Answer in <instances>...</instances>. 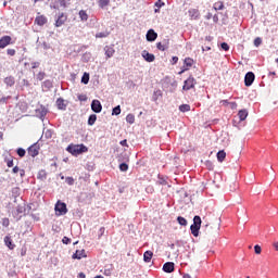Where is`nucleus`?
Wrapping results in <instances>:
<instances>
[{"label":"nucleus","instance_id":"obj_42","mask_svg":"<svg viewBox=\"0 0 278 278\" xmlns=\"http://www.w3.org/2000/svg\"><path fill=\"white\" fill-rule=\"evenodd\" d=\"M45 76H46L45 72H39V73L37 74V79H38V81H42V79H45Z\"/></svg>","mask_w":278,"mask_h":278},{"label":"nucleus","instance_id":"obj_59","mask_svg":"<svg viewBox=\"0 0 278 278\" xmlns=\"http://www.w3.org/2000/svg\"><path fill=\"white\" fill-rule=\"evenodd\" d=\"M122 147H127V139H124L119 142Z\"/></svg>","mask_w":278,"mask_h":278},{"label":"nucleus","instance_id":"obj_54","mask_svg":"<svg viewBox=\"0 0 278 278\" xmlns=\"http://www.w3.org/2000/svg\"><path fill=\"white\" fill-rule=\"evenodd\" d=\"M7 166H8L9 168H12V166H14V161H13V160H9V161L7 162Z\"/></svg>","mask_w":278,"mask_h":278},{"label":"nucleus","instance_id":"obj_8","mask_svg":"<svg viewBox=\"0 0 278 278\" xmlns=\"http://www.w3.org/2000/svg\"><path fill=\"white\" fill-rule=\"evenodd\" d=\"M91 110L92 112H94L96 114H101L102 110H103V105H101V101L99 100H93L91 102Z\"/></svg>","mask_w":278,"mask_h":278},{"label":"nucleus","instance_id":"obj_4","mask_svg":"<svg viewBox=\"0 0 278 278\" xmlns=\"http://www.w3.org/2000/svg\"><path fill=\"white\" fill-rule=\"evenodd\" d=\"M170 47V38L165 37L162 41L156 43L159 51H166Z\"/></svg>","mask_w":278,"mask_h":278},{"label":"nucleus","instance_id":"obj_15","mask_svg":"<svg viewBox=\"0 0 278 278\" xmlns=\"http://www.w3.org/2000/svg\"><path fill=\"white\" fill-rule=\"evenodd\" d=\"M11 42H12V37L3 36L0 39V49H5V47H8V45H10Z\"/></svg>","mask_w":278,"mask_h":278},{"label":"nucleus","instance_id":"obj_49","mask_svg":"<svg viewBox=\"0 0 278 278\" xmlns=\"http://www.w3.org/2000/svg\"><path fill=\"white\" fill-rule=\"evenodd\" d=\"M2 225H3V227H10V219L3 218L2 219Z\"/></svg>","mask_w":278,"mask_h":278},{"label":"nucleus","instance_id":"obj_51","mask_svg":"<svg viewBox=\"0 0 278 278\" xmlns=\"http://www.w3.org/2000/svg\"><path fill=\"white\" fill-rule=\"evenodd\" d=\"M62 242H63V244H71V238L63 237Z\"/></svg>","mask_w":278,"mask_h":278},{"label":"nucleus","instance_id":"obj_25","mask_svg":"<svg viewBox=\"0 0 278 278\" xmlns=\"http://www.w3.org/2000/svg\"><path fill=\"white\" fill-rule=\"evenodd\" d=\"M42 88L45 89V90H51V88H53V81H51V80H45L43 83H42Z\"/></svg>","mask_w":278,"mask_h":278},{"label":"nucleus","instance_id":"obj_28","mask_svg":"<svg viewBox=\"0 0 278 278\" xmlns=\"http://www.w3.org/2000/svg\"><path fill=\"white\" fill-rule=\"evenodd\" d=\"M126 123H129V125H134V123H136V116L131 113H129L126 116Z\"/></svg>","mask_w":278,"mask_h":278},{"label":"nucleus","instance_id":"obj_48","mask_svg":"<svg viewBox=\"0 0 278 278\" xmlns=\"http://www.w3.org/2000/svg\"><path fill=\"white\" fill-rule=\"evenodd\" d=\"M10 99H12V97L8 96V97H2L0 99V103H8V101H10Z\"/></svg>","mask_w":278,"mask_h":278},{"label":"nucleus","instance_id":"obj_30","mask_svg":"<svg viewBox=\"0 0 278 278\" xmlns=\"http://www.w3.org/2000/svg\"><path fill=\"white\" fill-rule=\"evenodd\" d=\"M160 98H162V90L157 89L153 92L152 99L153 101H157Z\"/></svg>","mask_w":278,"mask_h":278},{"label":"nucleus","instance_id":"obj_3","mask_svg":"<svg viewBox=\"0 0 278 278\" xmlns=\"http://www.w3.org/2000/svg\"><path fill=\"white\" fill-rule=\"evenodd\" d=\"M54 210L56 212V216H65V214H68V208L66 207V203L62 201H58Z\"/></svg>","mask_w":278,"mask_h":278},{"label":"nucleus","instance_id":"obj_32","mask_svg":"<svg viewBox=\"0 0 278 278\" xmlns=\"http://www.w3.org/2000/svg\"><path fill=\"white\" fill-rule=\"evenodd\" d=\"M177 222L181 225V227H186L188 225V220L182 216H178Z\"/></svg>","mask_w":278,"mask_h":278},{"label":"nucleus","instance_id":"obj_18","mask_svg":"<svg viewBox=\"0 0 278 278\" xmlns=\"http://www.w3.org/2000/svg\"><path fill=\"white\" fill-rule=\"evenodd\" d=\"M163 270L164 273H174L175 270V263L173 262H167L163 265Z\"/></svg>","mask_w":278,"mask_h":278},{"label":"nucleus","instance_id":"obj_60","mask_svg":"<svg viewBox=\"0 0 278 278\" xmlns=\"http://www.w3.org/2000/svg\"><path fill=\"white\" fill-rule=\"evenodd\" d=\"M213 16H214V15H212V13H207V14L205 15V18H206V21H210L211 18H213Z\"/></svg>","mask_w":278,"mask_h":278},{"label":"nucleus","instance_id":"obj_31","mask_svg":"<svg viewBox=\"0 0 278 278\" xmlns=\"http://www.w3.org/2000/svg\"><path fill=\"white\" fill-rule=\"evenodd\" d=\"M213 8H214V10H215L216 12H218V10H223V9L225 8V4H223L222 1L215 2V3L213 4Z\"/></svg>","mask_w":278,"mask_h":278},{"label":"nucleus","instance_id":"obj_47","mask_svg":"<svg viewBox=\"0 0 278 278\" xmlns=\"http://www.w3.org/2000/svg\"><path fill=\"white\" fill-rule=\"evenodd\" d=\"M164 5H165V3L162 0H157L155 2V8H159V10H160V8H164Z\"/></svg>","mask_w":278,"mask_h":278},{"label":"nucleus","instance_id":"obj_63","mask_svg":"<svg viewBox=\"0 0 278 278\" xmlns=\"http://www.w3.org/2000/svg\"><path fill=\"white\" fill-rule=\"evenodd\" d=\"M79 101H86V96H78Z\"/></svg>","mask_w":278,"mask_h":278},{"label":"nucleus","instance_id":"obj_21","mask_svg":"<svg viewBox=\"0 0 278 278\" xmlns=\"http://www.w3.org/2000/svg\"><path fill=\"white\" fill-rule=\"evenodd\" d=\"M239 121H247V117L249 116V111L247 109L240 110L238 112Z\"/></svg>","mask_w":278,"mask_h":278},{"label":"nucleus","instance_id":"obj_56","mask_svg":"<svg viewBox=\"0 0 278 278\" xmlns=\"http://www.w3.org/2000/svg\"><path fill=\"white\" fill-rule=\"evenodd\" d=\"M40 66V62H33L31 63V68H38Z\"/></svg>","mask_w":278,"mask_h":278},{"label":"nucleus","instance_id":"obj_40","mask_svg":"<svg viewBox=\"0 0 278 278\" xmlns=\"http://www.w3.org/2000/svg\"><path fill=\"white\" fill-rule=\"evenodd\" d=\"M65 184H67V186H74L75 185V178L66 177L65 178Z\"/></svg>","mask_w":278,"mask_h":278},{"label":"nucleus","instance_id":"obj_6","mask_svg":"<svg viewBox=\"0 0 278 278\" xmlns=\"http://www.w3.org/2000/svg\"><path fill=\"white\" fill-rule=\"evenodd\" d=\"M197 86V79L194 77L190 76L187 80H185L182 90H192Z\"/></svg>","mask_w":278,"mask_h":278},{"label":"nucleus","instance_id":"obj_24","mask_svg":"<svg viewBox=\"0 0 278 278\" xmlns=\"http://www.w3.org/2000/svg\"><path fill=\"white\" fill-rule=\"evenodd\" d=\"M4 84L7 86L12 87V86H14V84H16V80L14 79L13 76H8V77L4 78Z\"/></svg>","mask_w":278,"mask_h":278},{"label":"nucleus","instance_id":"obj_17","mask_svg":"<svg viewBox=\"0 0 278 278\" xmlns=\"http://www.w3.org/2000/svg\"><path fill=\"white\" fill-rule=\"evenodd\" d=\"M188 14L191 21H199V16H201V14L199 13V10L197 9H190L188 11Z\"/></svg>","mask_w":278,"mask_h":278},{"label":"nucleus","instance_id":"obj_35","mask_svg":"<svg viewBox=\"0 0 278 278\" xmlns=\"http://www.w3.org/2000/svg\"><path fill=\"white\" fill-rule=\"evenodd\" d=\"M179 112H190V104H181L179 106Z\"/></svg>","mask_w":278,"mask_h":278},{"label":"nucleus","instance_id":"obj_23","mask_svg":"<svg viewBox=\"0 0 278 278\" xmlns=\"http://www.w3.org/2000/svg\"><path fill=\"white\" fill-rule=\"evenodd\" d=\"M56 106H58V110H66V102L64 101V99L59 98L56 100Z\"/></svg>","mask_w":278,"mask_h":278},{"label":"nucleus","instance_id":"obj_53","mask_svg":"<svg viewBox=\"0 0 278 278\" xmlns=\"http://www.w3.org/2000/svg\"><path fill=\"white\" fill-rule=\"evenodd\" d=\"M230 109L231 110H237L238 109V103L236 102H229Z\"/></svg>","mask_w":278,"mask_h":278},{"label":"nucleus","instance_id":"obj_16","mask_svg":"<svg viewBox=\"0 0 278 278\" xmlns=\"http://www.w3.org/2000/svg\"><path fill=\"white\" fill-rule=\"evenodd\" d=\"M4 244L5 247H8V249H10V251H14V249L16 248V244H14V242L12 241V237L10 236L4 237Z\"/></svg>","mask_w":278,"mask_h":278},{"label":"nucleus","instance_id":"obj_61","mask_svg":"<svg viewBox=\"0 0 278 278\" xmlns=\"http://www.w3.org/2000/svg\"><path fill=\"white\" fill-rule=\"evenodd\" d=\"M213 22L218 23V15L217 14L213 15Z\"/></svg>","mask_w":278,"mask_h":278},{"label":"nucleus","instance_id":"obj_57","mask_svg":"<svg viewBox=\"0 0 278 278\" xmlns=\"http://www.w3.org/2000/svg\"><path fill=\"white\" fill-rule=\"evenodd\" d=\"M22 85H23V86H26V87H29V80L23 79V80H22Z\"/></svg>","mask_w":278,"mask_h":278},{"label":"nucleus","instance_id":"obj_43","mask_svg":"<svg viewBox=\"0 0 278 278\" xmlns=\"http://www.w3.org/2000/svg\"><path fill=\"white\" fill-rule=\"evenodd\" d=\"M45 137L48 138V139L53 138V131H51V129L46 130Z\"/></svg>","mask_w":278,"mask_h":278},{"label":"nucleus","instance_id":"obj_50","mask_svg":"<svg viewBox=\"0 0 278 278\" xmlns=\"http://www.w3.org/2000/svg\"><path fill=\"white\" fill-rule=\"evenodd\" d=\"M7 53H8V55L13 56V55H16V50H14V49H8V50H7Z\"/></svg>","mask_w":278,"mask_h":278},{"label":"nucleus","instance_id":"obj_5","mask_svg":"<svg viewBox=\"0 0 278 278\" xmlns=\"http://www.w3.org/2000/svg\"><path fill=\"white\" fill-rule=\"evenodd\" d=\"M36 116L40 118V121H45V116L49 113V110L45 105H39L35 110Z\"/></svg>","mask_w":278,"mask_h":278},{"label":"nucleus","instance_id":"obj_36","mask_svg":"<svg viewBox=\"0 0 278 278\" xmlns=\"http://www.w3.org/2000/svg\"><path fill=\"white\" fill-rule=\"evenodd\" d=\"M88 81H90V75L85 73L81 77V84H88Z\"/></svg>","mask_w":278,"mask_h":278},{"label":"nucleus","instance_id":"obj_38","mask_svg":"<svg viewBox=\"0 0 278 278\" xmlns=\"http://www.w3.org/2000/svg\"><path fill=\"white\" fill-rule=\"evenodd\" d=\"M121 114V105H117L113 109L112 115L113 116H118Z\"/></svg>","mask_w":278,"mask_h":278},{"label":"nucleus","instance_id":"obj_46","mask_svg":"<svg viewBox=\"0 0 278 278\" xmlns=\"http://www.w3.org/2000/svg\"><path fill=\"white\" fill-rule=\"evenodd\" d=\"M254 251L256 255H260L262 253V247H260L258 244L254 245Z\"/></svg>","mask_w":278,"mask_h":278},{"label":"nucleus","instance_id":"obj_11","mask_svg":"<svg viewBox=\"0 0 278 278\" xmlns=\"http://www.w3.org/2000/svg\"><path fill=\"white\" fill-rule=\"evenodd\" d=\"M146 38L148 40V42H155V40H157V33H155L154 29H149Z\"/></svg>","mask_w":278,"mask_h":278},{"label":"nucleus","instance_id":"obj_37","mask_svg":"<svg viewBox=\"0 0 278 278\" xmlns=\"http://www.w3.org/2000/svg\"><path fill=\"white\" fill-rule=\"evenodd\" d=\"M108 36H110V33H108V31H102V33L96 34V38H108Z\"/></svg>","mask_w":278,"mask_h":278},{"label":"nucleus","instance_id":"obj_44","mask_svg":"<svg viewBox=\"0 0 278 278\" xmlns=\"http://www.w3.org/2000/svg\"><path fill=\"white\" fill-rule=\"evenodd\" d=\"M220 47H222V49H223L224 51H229V43H227V42H222V43H220Z\"/></svg>","mask_w":278,"mask_h":278},{"label":"nucleus","instance_id":"obj_12","mask_svg":"<svg viewBox=\"0 0 278 278\" xmlns=\"http://www.w3.org/2000/svg\"><path fill=\"white\" fill-rule=\"evenodd\" d=\"M141 56L143 58V60H146V62H155V55L152 53H149V51L143 50L141 52Z\"/></svg>","mask_w":278,"mask_h":278},{"label":"nucleus","instance_id":"obj_19","mask_svg":"<svg viewBox=\"0 0 278 278\" xmlns=\"http://www.w3.org/2000/svg\"><path fill=\"white\" fill-rule=\"evenodd\" d=\"M35 23L39 25V27H42V25H47V16L39 15L35 18Z\"/></svg>","mask_w":278,"mask_h":278},{"label":"nucleus","instance_id":"obj_20","mask_svg":"<svg viewBox=\"0 0 278 278\" xmlns=\"http://www.w3.org/2000/svg\"><path fill=\"white\" fill-rule=\"evenodd\" d=\"M73 260H81L83 257H86V251L85 250H77L74 254H73Z\"/></svg>","mask_w":278,"mask_h":278},{"label":"nucleus","instance_id":"obj_64","mask_svg":"<svg viewBox=\"0 0 278 278\" xmlns=\"http://www.w3.org/2000/svg\"><path fill=\"white\" fill-rule=\"evenodd\" d=\"M78 277H79V278H86V274L79 273V274H78Z\"/></svg>","mask_w":278,"mask_h":278},{"label":"nucleus","instance_id":"obj_26","mask_svg":"<svg viewBox=\"0 0 278 278\" xmlns=\"http://www.w3.org/2000/svg\"><path fill=\"white\" fill-rule=\"evenodd\" d=\"M225 157H227V153L224 150L217 152V160L218 162H225Z\"/></svg>","mask_w":278,"mask_h":278},{"label":"nucleus","instance_id":"obj_58","mask_svg":"<svg viewBox=\"0 0 278 278\" xmlns=\"http://www.w3.org/2000/svg\"><path fill=\"white\" fill-rule=\"evenodd\" d=\"M219 103L220 105H229L230 102L227 100H222Z\"/></svg>","mask_w":278,"mask_h":278},{"label":"nucleus","instance_id":"obj_22","mask_svg":"<svg viewBox=\"0 0 278 278\" xmlns=\"http://www.w3.org/2000/svg\"><path fill=\"white\" fill-rule=\"evenodd\" d=\"M152 258H153V252L152 251H146L143 253V262H146L147 264H149V262H151Z\"/></svg>","mask_w":278,"mask_h":278},{"label":"nucleus","instance_id":"obj_55","mask_svg":"<svg viewBox=\"0 0 278 278\" xmlns=\"http://www.w3.org/2000/svg\"><path fill=\"white\" fill-rule=\"evenodd\" d=\"M99 238H101V236H103L104 233H105V227H101L100 229H99Z\"/></svg>","mask_w":278,"mask_h":278},{"label":"nucleus","instance_id":"obj_1","mask_svg":"<svg viewBox=\"0 0 278 278\" xmlns=\"http://www.w3.org/2000/svg\"><path fill=\"white\" fill-rule=\"evenodd\" d=\"M68 153L72 155H81V153H88V147H86L84 143L81 144H70L66 149Z\"/></svg>","mask_w":278,"mask_h":278},{"label":"nucleus","instance_id":"obj_33","mask_svg":"<svg viewBox=\"0 0 278 278\" xmlns=\"http://www.w3.org/2000/svg\"><path fill=\"white\" fill-rule=\"evenodd\" d=\"M94 123H97V115L91 114L88 118V125L92 126V125H94Z\"/></svg>","mask_w":278,"mask_h":278},{"label":"nucleus","instance_id":"obj_29","mask_svg":"<svg viewBox=\"0 0 278 278\" xmlns=\"http://www.w3.org/2000/svg\"><path fill=\"white\" fill-rule=\"evenodd\" d=\"M78 16H79L80 21H84V22L88 21V13H86L85 10H80L78 13Z\"/></svg>","mask_w":278,"mask_h":278},{"label":"nucleus","instance_id":"obj_34","mask_svg":"<svg viewBox=\"0 0 278 278\" xmlns=\"http://www.w3.org/2000/svg\"><path fill=\"white\" fill-rule=\"evenodd\" d=\"M119 170H122V173H127V170H129V165H127V163H121Z\"/></svg>","mask_w":278,"mask_h":278},{"label":"nucleus","instance_id":"obj_41","mask_svg":"<svg viewBox=\"0 0 278 278\" xmlns=\"http://www.w3.org/2000/svg\"><path fill=\"white\" fill-rule=\"evenodd\" d=\"M25 149H23V148H20V149H17V155L20 156V157H25Z\"/></svg>","mask_w":278,"mask_h":278},{"label":"nucleus","instance_id":"obj_45","mask_svg":"<svg viewBox=\"0 0 278 278\" xmlns=\"http://www.w3.org/2000/svg\"><path fill=\"white\" fill-rule=\"evenodd\" d=\"M260 45H262V38L256 37V38L254 39V47H260Z\"/></svg>","mask_w":278,"mask_h":278},{"label":"nucleus","instance_id":"obj_62","mask_svg":"<svg viewBox=\"0 0 278 278\" xmlns=\"http://www.w3.org/2000/svg\"><path fill=\"white\" fill-rule=\"evenodd\" d=\"M18 170H21V169L18 168V166L13 167V173H14V174L18 173Z\"/></svg>","mask_w":278,"mask_h":278},{"label":"nucleus","instance_id":"obj_2","mask_svg":"<svg viewBox=\"0 0 278 278\" xmlns=\"http://www.w3.org/2000/svg\"><path fill=\"white\" fill-rule=\"evenodd\" d=\"M191 233L194 238H199V231L201 230V216L195 215L193 217V224L190 226Z\"/></svg>","mask_w":278,"mask_h":278},{"label":"nucleus","instance_id":"obj_10","mask_svg":"<svg viewBox=\"0 0 278 278\" xmlns=\"http://www.w3.org/2000/svg\"><path fill=\"white\" fill-rule=\"evenodd\" d=\"M253 81H255V74L253 72H248L244 77L245 86H253Z\"/></svg>","mask_w":278,"mask_h":278},{"label":"nucleus","instance_id":"obj_9","mask_svg":"<svg viewBox=\"0 0 278 278\" xmlns=\"http://www.w3.org/2000/svg\"><path fill=\"white\" fill-rule=\"evenodd\" d=\"M39 151H40V144L34 143L28 148V155H30V157H36Z\"/></svg>","mask_w":278,"mask_h":278},{"label":"nucleus","instance_id":"obj_7","mask_svg":"<svg viewBox=\"0 0 278 278\" xmlns=\"http://www.w3.org/2000/svg\"><path fill=\"white\" fill-rule=\"evenodd\" d=\"M193 64H194V60H192L191 58H186L184 61V66L179 72V75H182V73H186V71H190Z\"/></svg>","mask_w":278,"mask_h":278},{"label":"nucleus","instance_id":"obj_27","mask_svg":"<svg viewBox=\"0 0 278 278\" xmlns=\"http://www.w3.org/2000/svg\"><path fill=\"white\" fill-rule=\"evenodd\" d=\"M98 5L99 8H101V10H104V8H108V5H110V0H99Z\"/></svg>","mask_w":278,"mask_h":278},{"label":"nucleus","instance_id":"obj_14","mask_svg":"<svg viewBox=\"0 0 278 278\" xmlns=\"http://www.w3.org/2000/svg\"><path fill=\"white\" fill-rule=\"evenodd\" d=\"M67 18L68 17L64 13H61L55 21V27H62Z\"/></svg>","mask_w":278,"mask_h":278},{"label":"nucleus","instance_id":"obj_39","mask_svg":"<svg viewBox=\"0 0 278 278\" xmlns=\"http://www.w3.org/2000/svg\"><path fill=\"white\" fill-rule=\"evenodd\" d=\"M38 179H47V172L45 169L39 170Z\"/></svg>","mask_w":278,"mask_h":278},{"label":"nucleus","instance_id":"obj_52","mask_svg":"<svg viewBox=\"0 0 278 278\" xmlns=\"http://www.w3.org/2000/svg\"><path fill=\"white\" fill-rule=\"evenodd\" d=\"M177 62H179V58L178 56H173L170 60V64L175 65L177 64Z\"/></svg>","mask_w":278,"mask_h":278},{"label":"nucleus","instance_id":"obj_13","mask_svg":"<svg viewBox=\"0 0 278 278\" xmlns=\"http://www.w3.org/2000/svg\"><path fill=\"white\" fill-rule=\"evenodd\" d=\"M104 53L106 55V60H110V58H114V53H116V50H114L113 46H105Z\"/></svg>","mask_w":278,"mask_h":278}]
</instances>
